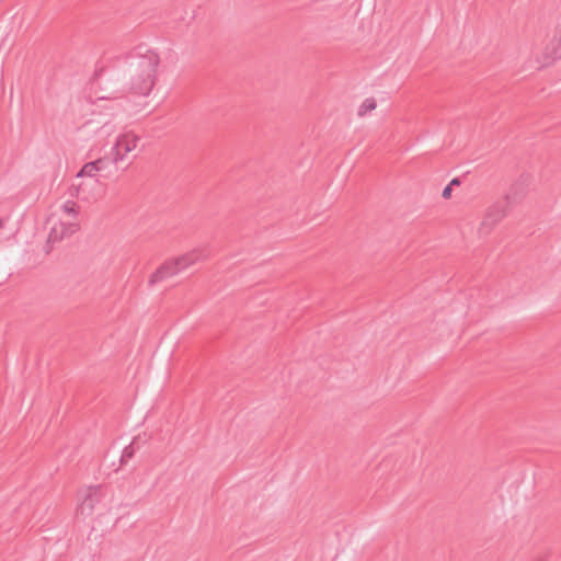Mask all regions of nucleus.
I'll return each instance as SVG.
<instances>
[{"instance_id":"obj_1","label":"nucleus","mask_w":561,"mask_h":561,"mask_svg":"<svg viewBox=\"0 0 561 561\" xmlns=\"http://www.w3.org/2000/svg\"><path fill=\"white\" fill-rule=\"evenodd\" d=\"M122 62L128 66L130 91L141 96L149 95L157 81L159 55L140 45L129 51Z\"/></svg>"},{"instance_id":"obj_2","label":"nucleus","mask_w":561,"mask_h":561,"mask_svg":"<svg viewBox=\"0 0 561 561\" xmlns=\"http://www.w3.org/2000/svg\"><path fill=\"white\" fill-rule=\"evenodd\" d=\"M207 255L208 252L206 249H195L174 260L167 261L154 273L151 274L149 278V285L154 286L158 283L179 274L196 262L206 259Z\"/></svg>"},{"instance_id":"obj_3","label":"nucleus","mask_w":561,"mask_h":561,"mask_svg":"<svg viewBox=\"0 0 561 561\" xmlns=\"http://www.w3.org/2000/svg\"><path fill=\"white\" fill-rule=\"evenodd\" d=\"M117 131V126L112 121L99 122V121H88L85 122L79 129L78 136L80 139L84 140L88 137L92 136L94 138V146H105L107 144V139L115 135Z\"/></svg>"},{"instance_id":"obj_4","label":"nucleus","mask_w":561,"mask_h":561,"mask_svg":"<svg viewBox=\"0 0 561 561\" xmlns=\"http://www.w3.org/2000/svg\"><path fill=\"white\" fill-rule=\"evenodd\" d=\"M103 497L101 485L84 486L79 491V504L77 507V514L88 517L92 515L95 506L101 502Z\"/></svg>"},{"instance_id":"obj_5","label":"nucleus","mask_w":561,"mask_h":561,"mask_svg":"<svg viewBox=\"0 0 561 561\" xmlns=\"http://www.w3.org/2000/svg\"><path fill=\"white\" fill-rule=\"evenodd\" d=\"M138 141L139 137L130 130L118 134L112 147V163L123 161L129 152L137 148Z\"/></svg>"},{"instance_id":"obj_6","label":"nucleus","mask_w":561,"mask_h":561,"mask_svg":"<svg viewBox=\"0 0 561 561\" xmlns=\"http://www.w3.org/2000/svg\"><path fill=\"white\" fill-rule=\"evenodd\" d=\"M506 215V203L496 202L491 205L481 222L480 233L488 234Z\"/></svg>"},{"instance_id":"obj_7","label":"nucleus","mask_w":561,"mask_h":561,"mask_svg":"<svg viewBox=\"0 0 561 561\" xmlns=\"http://www.w3.org/2000/svg\"><path fill=\"white\" fill-rule=\"evenodd\" d=\"M78 222L76 220L65 221L60 220L59 222L54 224L50 228L48 234L49 242H58L66 237L73 234L78 230Z\"/></svg>"},{"instance_id":"obj_8","label":"nucleus","mask_w":561,"mask_h":561,"mask_svg":"<svg viewBox=\"0 0 561 561\" xmlns=\"http://www.w3.org/2000/svg\"><path fill=\"white\" fill-rule=\"evenodd\" d=\"M112 160L107 158H99L94 161L87 162L77 173V178H95L98 173L104 171Z\"/></svg>"},{"instance_id":"obj_9","label":"nucleus","mask_w":561,"mask_h":561,"mask_svg":"<svg viewBox=\"0 0 561 561\" xmlns=\"http://www.w3.org/2000/svg\"><path fill=\"white\" fill-rule=\"evenodd\" d=\"M377 106V103L375 101V99L373 98H368L366 99L362 105L359 106L358 108V115L359 116H365L367 113L371 112L373 110H375Z\"/></svg>"},{"instance_id":"obj_10","label":"nucleus","mask_w":561,"mask_h":561,"mask_svg":"<svg viewBox=\"0 0 561 561\" xmlns=\"http://www.w3.org/2000/svg\"><path fill=\"white\" fill-rule=\"evenodd\" d=\"M61 210L64 214H66L69 217H72L73 219L78 215L77 204L73 201H67L62 204Z\"/></svg>"},{"instance_id":"obj_11","label":"nucleus","mask_w":561,"mask_h":561,"mask_svg":"<svg viewBox=\"0 0 561 561\" xmlns=\"http://www.w3.org/2000/svg\"><path fill=\"white\" fill-rule=\"evenodd\" d=\"M134 445H135V443L133 442L123 449L122 455H121L122 463H127V461L134 456V453H135Z\"/></svg>"},{"instance_id":"obj_12","label":"nucleus","mask_w":561,"mask_h":561,"mask_svg":"<svg viewBox=\"0 0 561 561\" xmlns=\"http://www.w3.org/2000/svg\"><path fill=\"white\" fill-rule=\"evenodd\" d=\"M451 195V186L450 185H447L444 190H443V193H442V196L444 198H449Z\"/></svg>"},{"instance_id":"obj_13","label":"nucleus","mask_w":561,"mask_h":561,"mask_svg":"<svg viewBox=\"0 0 561 561\" xmlns=\"http://www.w3.org/2000/svg\"><path fill=\"white\" fill-rule=\"evenodd\" d=\"M460 184V181L458 178H455L450 181V183L448 185L450 186H454V185H459Z\"/></svg>"},{"instance_id":"obj_14","label":"nucleus","mask_w":561,"mask_h":561,"mask_svg":"<svg viewBox=\"0 0 561 561\" xmlns=\"http://www.w3.org/2000/svg\"><path fill=\"white\" fill-rule=\"evenodd\" d=\"M4 225V219L0 218V229L3 227Z\"/></svg>"},{"instance_id":"obj_15","label":"nucleus","mask_w":561,"mask_h":561,"mask_svg":"<svg viewBox=\"0 0 561 561\" xmlns=\"http://www.w3.org/2000/svg\"><path fill=\"white\" fill-rule=\"evenodd\" d=\"M81 185L77 187V191H80ZM80 192H77V195L79 196Z\"/></svg>"}]
</instances>
